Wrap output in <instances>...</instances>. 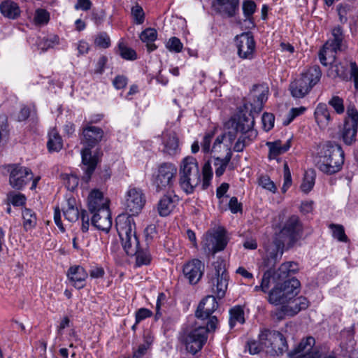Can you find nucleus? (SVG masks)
<instances>
[{
  "instance_id": "nucleus-1",
  "label": "nucleus",
  "mask_w": 358,
  "mask_h": 358,
  "mask_svg": "<svg viewBox=\"0 0 358 358\" xmlns=\"http://www.w3.org/2000/svg\"><path fill=\"white\" fill-rule=\"evenodd\" d=\"M201 174L202 189H206L210 185L213 177L210 164L205 163L201 173L196 158L187 156L182 159L179 167V185L181 189L187 194L193 193L194 189L201 183Z\"/></svg>"
},
{
  "instance_id": "nucleus-2",
  "label": "nucleus",
  "mask_w": 358,
  "mask_h": 358,
  "mask_svg": "<svg viewBox=\"0 0 358 358\" xmlns=\"http://www.w3.org/2000/svg\"><path fill=\"white\" fill-rule=\"evenodd\" d=\"M82 135L83 138L81 139V142L85 145V148L81 151L82 169L84 171L83 180L88 182L99 162L98 155L96 154L92 155L91 149L102 140L104 131L100 127L86 124L83 127Z\"/></svg>"
},
{
  "instance_id": "nucleus-3",
  "label": "nucleus",
  "mask_w": 358,
  "mask_h": 358,
  "mask_svg": "<svg viewBox=\"0 0 358 358\" xmlns=\"http://www.w3.org/2000/svg\"><path fill=\"white\" fill-rule=\"evenodd\" d=\"M217 323V317H213L208 321L206 327L196 322L186 328L181 335V341L185 345L187 351L192 355L199 352L207 341L208 333L214 331Z\"/></svg>"
},
{
  "instance_id": "nucleus-4",
  "label": "nucleus",
  "mask_w": 358,
  "mask_h": 358,
  "mask_svg": "<svg viewBox=\"0 0 358 358\" xmlns=\"http://www.w3.org/2000/svg\"><path fill=\"white\" fill-rule=\"evenodd\" d=\"M344 152L338 144L329 142L323 145L317 162L318 169L323 173L332 175L342 169Z\"/></svg>"
},
{
  "instance_id": "nucleus-5",
  "label": "nucleus",
  "mask_w": 358,
  "mask_h": 358,
  "mask_svg": "<svg viewBox=\"0 0 358 358\" xmlns=\"http://www.w3.org/2000/svg\"><path fill=\"white\" fill-rule=\"evenodd\" d=\"M322 71L319 66H310L289 84V90L294 98L301 99L308 94L320 80Z\"/></svg>"
},
{
  "instance_id": "nucleus-6",
  "label": "nucleus",
  "mask_w": 358,
  "mask_h": 358,
  "mask_svg": "<svg viewBox=\"0 0 358 358\" xmlns=\"http://www.w3.org/2000/svg\"><path fill=\"white\" fill-rule=\"evenodd\" d=\"M116 229L124 250L128 255L133 256L140 247L134 222L130 217L118 216Z\"/></svg>"
},
{
  "instance_id": "nucleus-7",
  "label": "nucleus",
  "mask_w": 358,
  "mask_h": 358,
  "mask_svg": "<svg viewBox=\"0 0 358 358\" xmlns=\"http://www.w3.org/2000/svg\"><path fill=\"white\" fill-rule=\"evenodd\" d=\"M177 168L170 162L160 164L156 172L152 175V185L158 194L170 192L174 190Z\"/></svg>"
},
{
  "instance_id": "nucleus-8",
  "label": "nucleus",
  "mask_w": 358,
  "mask_h": 358,
  "mask_svg": "<svg viewBox=\"0 0 358 358\" xmlns=\"http://www.w3.org/2000/svg\"><path fill=\"white\" fill-rule=\"evenodd\" d=\"M332 38L329 39L319 52V59L324 66L333 62L336 59L338 51H343L346 48L345 36L343 28L338 25L331 31Z\"/></svg>"
},
{
  "instance_id": "nucleus-9",
  "label": "nucleus",
  "mask_w": 358,
  "mask_h": 358,
  "mask_svg": "<svg viewBox=\"0 0 358 358\" xmlns=\"http://www.w3.org/2000/svg\"><path fill=\"white\" fill-rule=\"evenodd\" d=\"M213 269L208 273V283L211 291L219 299L224 296L228 287L229 275L225 268V262L217 259L213 263Z\"/></svg>"
},
{
  "instance_id": "nucleus-10",
  "label": "nucleus",
  "mask_w": 358,
  "mask_h": 358,
  "mask_svg": "<svg viewBox=\"0 0 358 358\" xmlns=\"http://www.w3.org/2000/svg\"><path fill=\"white\" fill-rule=\"evenodd\" d=\"M357 132L358 110L354 104H349L346 108L343 125L340 129V136L345 145H351L357 141Z\"/></svg>"
},
{
  "instance_id": "nucleus-11",
  "label": "nucleus",
  "mask_w": 358,
  "mask_h": 358,
  "mask_svg": "<svg viewBox=\"0 0 358 358\" xmlns=\"http://www.w3.org/2000/svg\"><path fill=\"white\" fill-rule=\"evenodd\" d=\"M4 169L9 174V185L16 190L22 189L34 176L30 169L17 164L6 165Z\"/></svg>"
},
{
  "instance_id": "nucleus-12",
  "label": "nucleus",
  "mask_w": 358,
  "mask_h": 358,
  "mask_svg": "<svg viewBox=\"0 0 358 358\" xmlns=\"http://www.w3.org/2000/svg\"><path fill=\"white\" fill-rule=\"evenodd\" d=\"M303 234V224L296 215L289 216L284 222L280 231L282 238L287 240L289 248L292 247L301 237Z\"/></svg>"
},
{
  "instance_id": "nucleus-13",
  "label": "nucleus",
  "mask_w": 358,
  "mask_h": 358,
  "mask_svg": "<svg viewBox=\"0 0 358 358\" xmlns=\"http://www.w3.org/2000/svg\"><path fill=\"white\" fill-rule=\"evenodd\" d=\"M315 340L312 336L303 338L293 350L287 353L288 358H335L333 355H325L322 357L321 354L313 348Z\"/></svg>"
},
{
  "instance_id": "nucleus-14",
  "label": "nucleus",
  "mask_w": 358,
  "mask_h": 358,
  "mask_svg": "<svg viewBox=\"0 0 358 358\" xmlns=\"http://www.w3.org/2000/svg\"><path fill=\"white\" fill-rule=\"evenodd\" d=\"M227 243L228 238L226 236V231L223 229H218L213 233L206 234L203 241V247L208 254L215 255L223 250Z\"/></svg>"
},
{
  "instance_id": "nucleus-15",
  "label": "nucleus",
  "mask_w": 358,
  "mask_h": 358,
  "mask_svg": "<svg viewBox=\"0 0 358 358\" xmlns=\"http://www.w3.org/2000/svg\"><path fill=\"white\" fill-rule=\"evenodd\" d=\"M237 53L240 58L252 59L255 52V41L250 32H245L236 37Z\"/></svg>"
},
{
  "instance_id": "nucleus-16",
  "label": "nucleus",
  "mask_w": 358,
  "mask_h": 358,
  "mask_svg": "<svg viewBox=\"0 0 358 358\" xmlns=\"http://www.w3.org/2000/svg\"><path fill=\"white\" fill-rule=\"evenodd\" d=\"M145 203V197L143 191L139 188L131 187L126 194V210L131 215H138Z\"/></svg>"
},
{
  "instance_id": "nucleus-17",
  "label": "nucleus",
  "mask_w": 358,
  "mask_h": 358,
  "mask_svg": "<svg viewBox=\"0 0 358 358\" xmlns=\"http://www.w3.org/2000/svg\"><path fill=\"white\" fill-rule=\"evenodd\" d=\"M254 123V117L251 114L248 115H240L237 118L232 120V130L230 131H234L236 135L239 132L243 136L256 137L257 131L253 129Z\"/></svg>"
},
{
  "instance_id": "nucleus-18",
  "label": "nucleus",
  "mask_w": 358,
  "mask_h": 358,
  "mask_svg": "<svg viewBox=\"0 0 358 358\" xmlns=\"http://www.w3.org/2000/svg\"><path fill=\"white\" fill-rule=\"evenodd\" d=\"M236 139L234 131H228L218 135L213 141L210 152L220 154L226 152L225 155L232 157L231 145Z\"/></svg>"
},
{
  "instance_id": "nucleus-19",
  "label": "nucleus",
  "mask_w": 358,
  "mask_h": 358,
  "mask_svg": "<svg viewBox=\"0 0 358 358\" xmlns=\"http://www.w3.org/2000/svg\"><path fill=\"white\" fill-rule=\"evenodd\" d=\"M87 206L90 213L92 215L101 213L102 210H109V200L103 196L99 189H92L87 199Z\"/></svg>"
},
{
  "instance_id": "nucleus-20",
  "label": "nucleus",
  "mask_w": 358,
  "mask_h": 358,
  "mask_svg": "<svg viewBox=\"0 0 358 358\" xmlns=\"http://www.w3.org/2000/svg\"><path fill=\"white\" fill-rule=\"evenodd\" d=\"M204 269V264L201 261L194 259L184 265L182 272L188 282L192 285H195L201 280Z\"/></svg>"
},
{
  "instance_id": "nucleus-21",
  "label": "nucleus",
  "mask_w": 358,
  "mask_h": 358,
  "mask_svg": "<svg viewBox=\"0 0 358 358\" xmlns=\"http://www.w3.org/2000/svg\"><path fill=\"white\" fill-rule=\"evenodd\" d=\"M212 7L222 16L232 17L239 10V0H214Z\"/></svg>"
},
{
  "instance_id": "nucleus-22",
  "label": "nucleus",
  "mask_w": 358,
  "mask_h": 358,
  "mask_svg": "<svg viewBox=\"0 0 358 358\" xmlns=\"http://www.w3.org/2000/svg\"><path fill=\"white\" fill-rule=\"evenodd\" d=\"M308 306L309 301L306 297H294L286 305L281 306L277 315H278V317H282V315L294 316L301 310L306 309Z\"/></svg>"
},
{
  "instance_id": "nucleus-23",
  "label": "nucleus",
  "mask_w": 358,
  "mask_h": 358,
  "mask_svg": "<svg viewBox=\"0 0 358 358\" xmlns=\"http://www.w3.org/2000/svg\"><path fill=\"white\" fill-rule=\"evenodd\" d=\"M350 66V77L352 79L356 87H358V66L355 61L345 58L343 62H341L335 65V72L336 76L343 80H348V74L347 66Z\"/></svg>"
},
{
  "instance_id": "nucleus-24",
  "label": "nucleus",
  "mask_w": 358,
  "mask_h": 358,
  "mask_svg": "<svg viewBox=\"0 0 358 358\" xmlns=\"http://www.w3.org/2000/svg\"><path fill=\"white\" fill-rule=\"evenodd\" d=\"M218 303L216 301V299L214 296L209 295L204 298L199 304L197 309L195 313V315L198 319L204 320L208 319V321L211 317V315L217 308Z\"/></svg>"
},
{
  "instance_id": "nucleus-25",
  "label": "nucleus",
  "mask_w": 358,
  "mask_h": 358,
  "mask_svg": "<svg viewBox=\"0 0 358 358\" xmlns=\"http://www.w3.org/2000/svg\"><path fill=\"white\" fill-rule=\"evenodd\" d=\"M163 196L157 204V210L160 216L169 215L176 207L178 201V196L175 194V190L170 192H162Z\"/></svg>"
},
{
  "instance_id": "nucleus-26",
  "label": "nucleus",
  "mask_w": 358,
  "mask_h": 358,
  "mask_svg": "<svg viewBox=\"0 0 358 358\" xmlns=\"http://www.w3.org/2000/svg\"><path fill=\"white\" fill-rule=\"evenodd\" d=\"M163 152L170 156L177 155L180 151L179 140L175 131L168 130L162 134Z\"/></svg>"
},
{
  "instance_id": "nucleus-27",
  "label": "nucleus",
  "mask_w": 358,
  "mask_h": 358,
  "mask_svg": "<svg viewBox=\"0 0 358 358\" xmlns=\"http://www.w3.org/2000/svg\"><path fill=\"white\" fill-rule=\"evenodd\" d=\"M91 223L95 228L108 232L112 226L110 210H103L101 213L92 214Z\"/></svg>"
},
{
  "instance_id": "nucleus-28",
  "label": "nucleus",
  "mask_w": 358,
  "mask_h": 358,
  "mask_svg": "<svg viewBox=\"0 0 358 358\" xmlns=\"http://www.w3.org/2000/svg\"><path fill=\"white\" fill-rule=\"evenodd\" d=\"M314 117L317 125L322 129H326L332 121L331 113L324 103H320L317 105Z\"/></svg>"
},
{
  "instance_id": "nucleus-29",
  "label": "nucleus",
  "mask_w": 358,
  "mask_h": 358,
  "mask_svg": "<svg viewBox=\"0 0 358 358\" xmlns=\"http://www.w3.org/2000/svg\"><path fill=\"white\" fill-rule=\"evenodd\" d=\"M67 275L75 287L81 289L85 287V282L88 274L82 266H73L68 270Z\"/></svg>"
},
{
  "instance_id": "nucleus-30",
  "label": "nucleus",
  "mask_w": 358,
  "mask_h": 358,
  "mask_svg": "<svg viewBox=\"0 0 358 358\" xmlns=\"http://www.w3.org/2000/svg\"><path fill=\"white\" fill-rule=\"evenodd\" d=\"M268 92V88L262 86H257L252 90L251 95L254 98V101L252 106L255 111L257 113L262 111L264 103L267 100Z\"/></svg>"
},
{
  "instance_id": "nucleus-31",
  "label": "nucleus",
  "mask_w": 358,
  "mask_h": 358,
  "mask_svg": "<svg viewBox=\"0 0 358 358\" xmlns=\"http://www.w3.org/2000/svg\"><path fill=\"white\" fill-rule=\"evenodd\" d=\"M269 148V159H275L278 155L287 152L291 146V139H288L284 144L281 141L268 142L266 143Z\"/></svg>"
},
{
  "instance_id": "nucleus-32",
  "label": "nucleus",
  "mask_w": 358,
  "mask_h": 358,
  "mask_svg": "<svg viewBox=\"0 0 358 358\" xmlns=\"http://www.w3.org/2000/svg\"><path fill=\"white\" fill-rule=\"evenodd\" d=\"M280 286L282 289L288 301L294 299L299 292L300 282L295 278L285 280Z\"/></svg>"
},
{
  "instance_id": "nucleus-33",
  "label": "nucleus",
  "mask_w": 358,
  "mask_h": 358,
  "mask_svg": "<svg viewBox=\"0 0 358 358\" xmlns=\"http://www.w3.org/2000/svg\"><path fill=\"white\" fill-rule=\"evenodd\" d=\"M1 14L8 19L15 20L20 15V9L18 5L11 1H4L0 4Z\"/></svg>"
},
{
  "instance_id": "nucleus-34",
  "label": "nucleus",
  "mask_w": 358,
  "mask_h": 358,
  "mask_svg": "<svg viewBox=\"0 0 358 358\" xmlns=\"http://www.w3.org/2000/svg\"><path fill=\"white\" fill-rule=\"evenodd\" d=\"M268 301L271 304L275 306H284L289 302L280 285H275L271 291L268 292Z\"/></svg>"
},
{
  "instance_id": "nucleus-35",
  "label": "nucleus",
  "mask_w": 358,
  "mask_h": 358,
  "mask_svg": "<svg viewBox=\"0 0 358 358\" xmlns=\"http://www.w3.org/2000/svg\"><path fill=\"white\" fill-rule=\"evenodd\" d=\"M278 333L279 331H278L268 329H264L260 331L258 339L262 342V344L267 354L268 350L271 348L273 342L275 341V339H278V337H276L278 336Z\"/></svg>"
},
{
  "instance_id": "nucleus-36",
  "label": "nucleus",
  "mask_w": 358,
  "mask_h": 358,
  "mask_svg": "<svg viewBox=\"0 0 358 358\" xmlns=\"http://www.w3.org/2000/svg\"><path fill=\"white\" fill-rule=\"evenodd\" d=\"M278 337V341L275 339V341L273 342L271 348L268 350V354L271 356L282 355L288 350V345L284 336L279 332Z\"/></svg>"
},
{
  "instance_id": "nucleus-37",
  "label": "nucleus",
  "mask_w": 358,
  "mask_h": 358,
  "mask_svg": "<svg viewBox=\"0 0 358 358\" xmlns=\"http://www.w3.org/2000/svg\"><path fill=\"white\" fill-rule=\"evenodd\" d=\"M157 37L156 29L152 28H147L143 31L140 35L141 40L146 43L148 50L149 52L154 51L157 49V45L154 43Z\"/></svg>"
},
{
  "instance_id": "nucleus-38",
  "label": "nucleus",
  "mask_w": 358,
  "mask_h": 358,
  "mask_svg": "<svg viewBox=\"0 0 358 358\" xmlns=\"http://www.w3.org/2000/svg\"><path fill=\"white\" fill-rule=\"evenodd\" d=\"M245 313L243 308L241 306H236L229 310V326L234 328L236 324H243L245 323Z\"/></svg>"
},
{
  "instance_id": "nucleus-39",
  "label": "nucleus",
  "mask_w": 358,
  "mask_h": 358,
  "mask_svg": "<svg viewBox=\"0 0 358 358\" xmlns=\"http://www.w3.org/2000/svg\"><path fill=\"white\" fill-rule=\"evenodd\" d=\"M47 146L50 152H58L63 146L62 140L58 131L52 129L48 133Z\"/></svg>"
},
{
  "instance_id": "nucleus-40",
  "label": "nucleus",
  "mask_w": 358,
  "mask_h": 358,
  "mask_svg": "<svg viewBox=\"0 0 358 358\" xmlns=\"http://www.w3.org/2000/svg\"><path fill=\"white\" fill-rule=\"evenodd\" d=\"M76 200L74 199H69L67 201V206L63 210L64 215L69 222H73L78 220L80 212L77 206H75Z\"/></svg>"
},
{
  "instance_id": "nucleus-41",
  "label": "nucleus",
  "mask_w": 358,
  "mask_h": 358,
  "mask_svg": "<svg viewBox=\"0 0 358 358\" xmlns=\"http://www.w3.org/2000/svg\"><path fill=\"white\" fill-rule=\"evenodd\" d=\"M23 218V227L26 231L34 228L36 225L37 219L35 213L29 209L24 208L22 211Z\"/></svg>"
},
{
  "instance_id": "nucleus-42",
  "label": "nucleus",
  "mask_w": 358,
  "mask_h": 358,
  "mask_svg": "<svg viewBox=\"0 0 358 358\" xmlns=\"http://www.w3.org/2000/svg\"><path fill=\"white\" fill-rule=\"evenodd\" d=\"M315 176V172L313 169H309L305 172L303 180L300 187L302 192L308 193L313 188Z\"/></svg>"
},
{
  "instance_id": "nucleus-43",
  "label": "nucleus",
  "mask_w": 358,
  "mask_h": 358,
  "mask_svg": "<svg viewBox=\"0 0 358 358\" xmlns=\"http://www.w3.org/2000/svg\"><path fill=\"white\" fill-rule=\"evenodd\" d=\"M299 270L298 264L296 262H285L280 265L278 268V275L281 278H287L296 273Z\"/></svg>"
},
{
  "instance_id": "nucleus-44",
  "label": "nucleus",
  "mask_w": 358,
  "mask_h": 358,
  "mask_svg": "<svg viewBox=\"0 0 358 358\" xmlns=\"http://www.w3.org/2000/svg\"><path fill=\"white\" fill-rule=\"evenodd\" d=\"M134 255L136 256V265L138 267L150 264L152 259L150 253L147 248L141 249L139 247Z\"/></svg>"
},
{
  "instance_id": "nucleus-45",
  "label": "nucleus",
  "mask_w": 358,
  "mask_h": 358,
  "mask_svg": "<svg viewBox=\"0 0 358 358\" xmlns=\"http://www.w3.org/2000/svg\"><path fill=\"white\" fill-rule=\"evenodd\" d=\"M232 157L230 155H225L224 158L220 157H215L214 166H215V175L217 177H220L224 173L226 168L230 162Z\"/></svg>"
},
{
  "instance_id": "nucleus-46",
  "label": "nucleus",
  "mask_w": 358,
  "mask_h": 358,
  "mask_svg": "<svg viewBox=\"0 0 358 358\" xmlns=\"http://www.w3.org/2000/svg\"><path fill=\"white\" fill-rule=\"evenodd\" d=\"M118 50L120 56L127 60H135L137 59L136 51L128 47L124 42L121 41L118 44Z\"/></svg>"
},
{
  "instance_id": "nucleus-47",
  "label": "nucleus",
  "mask_w": 358,
  "mask_h": 358,
  "mask_svg": "<svg viewBox=\"0 0 358 358\" xmlns=\"http://www.w3.org/2000/svg\"><path fill=\"white\" fill-rule=\"evenodd\" d=\"M328 104L338 115H342L345 112L344 100L339 96L334 95L329 101Z\"/></svg>"
},
{
  "instance_id": "nucleus-48",
  "label": "nucleus",
  "mask_w": 358,
  "mask_h": 358,
  "mask_svg": "<svg viewBox=\"0 0 358 358\" xmlns=\"http://www.w3.org/2000/svg\"><path fill=\"white\" fill-rule=\"evenodd\" d=\"M26 197L21 193L10 192L7 194V204L14 206H21L25 204Z\"/></svg>"
},
{
  "instance_id": "nucleus-49",
  "label": "nucleus",
  "mask_w": 358,
  "mask_h": 358,
  "mask_svg": "<svg viewBox=\"0 0 358 358\" xmlns=\"http://www.w3.org/2000/svg\"><path fill=\"white\" fill-rule=\"evenodd\" d=\"M216 132V129L205 133L203 139L201 142V150L204 153H210L211 150V143L214 138Z\"/></svg>"
},
{
  "instance_id": "nucleus-50",
  "label": "nucleus",
  "mask_w": 358,
  "mask_h": 358,
  "mask_svg": "<svg viewBox=\"0 0 358 358\" xmlns=\"http://www.w3.org/2000/svg\"><path fill=\"white\" fill-rule=\"evenodd\" d=\"M256 3L252 0H245L243 2V12L247 20L252 22V15L256 10Z\"/></svg>"
},
{
  "instance_id": "nucleus-51",
  "label": "nucleus",
  "mask_w": 358,
  "mask_h": 358,
  "mask_svg": "<svg viewBox=\"0 0 358 358\" xmlns=\"http://www.w3.org/2000/svg\"><path fill=\"white\" fill-rule=\"evenodd\" d=\"M258 184L262 188L268 190L272 193H275L277 187L275 183L270 179L267 175L260 176L258 178Z\"/></svg>"
},
{
  "instance_id": "nucleus-52",
  "label": "nucleus",
  "mask_w": 358,
  "mask_h": 358,
  "mask_svg": "<svg viewBox=\"0 0 358 358\" xmlns=\"http://www.w3.org/2000/svg\"><path fill=\"white\" fill-rule=\"evenodd\" d=\"M50 20V13L43 8H38L35 11L34 22L41 25L47 24Z\"/></svg>"
},
{
  "instance_id": "nucleus-53",
  "label": "nucleus",
  "mask_w": 358,
  "mask_h": 358,
  "mask_svg": "<svg viewBox=\"0 0 358 358\" xmlns=\"http://www.w3.org/2000/svg\"><path fill=\"white\" fill-rule=\"evenodd\" d=\"M329 227L332 229L334 238L338 239L341 242L345 243L348 241V238L342 225L331 224Z\"/></svg>"
},
{
  "instance_id": "nucleus-54",
  "label": "nucleus",
  "mask_w": 358,
  "mask_h": 358,
  "mask_svg": "<svg viewBox=\"0 0 358 358\" xmlns=\"http://www.w3.org/2000/svg\"><path fill=\"white\" fill-rule=\"evenodd\" d=\"M166 48L171 52L178 53L182 51L183 45L178 38L173 36L166 42Z\"/></svg>"
},
{
  "instance_id": "nucleus-55",
  "label": "nucleus",
  "mask_w": 358,
  "mask_h": 358,
  "mask_svg": "<svg viewBox=\"0 0 358 358\" xmlns=\"http://www.w3.org/2000/svg\"><path fill=\"white\" fill-rule=\"evenodd\" d=\"M246 348H248L250 355H257L261 351L264 350L262 342L259 339L258 341L255 339L248 340L246 343Z\"/></svg>"
},
{
  "instance_id": "nucleus-56",
  "label": "nucleus",
  "mask_w": 358,
  "mask_h": 358,
  "mask_svg": "<svg viewBox=\"0 0 358 358\" xmlns=\"http://www.w3.org/2000/svg\"><path fill=\"white\" fill-rule=\"evenodd\" d=\"M255 137L243 136L238 137L237 141L234 146L235 152H242L244 148L255 138Z\"/></svg>"
},
{
  "instance_id": "nucleus-57",
  "label": "nucleus",
  "mask_w": 358,
  "mask_h": 358,
  "mask_svg": "<svg viewBox=\"0 0 358 358\" xmlns=\"http://www.w3.org/2000/svg\"><path fill=\"white\" fill-rule=\"evenodd\" d=\"M273 276V272L271 270L266 271L262 276L261 280L262 292L266 293L268 292L270 286L271 285V280Z\"/></svg>"
},
{
  "instance_id": "nucleus-58",
  "label": "nucleus",
  "mask_w": 358,
  "mask_h": 358,
  "mask_svg": "<svg viewBox=\"0 0 358 358\" xmlns=\"http://www.w3.org/2000/svg\"><path fill=\"white\" fill-rule=\"evenodd\" d=\"M64 184L69 190L73 191L78 185V178L73 174L65 175L64 176Z\"/></svg>"
},
{
  "instance_id": "nucleus-59",
  "label": "nucleus",
  "mask_w": 358,
  "mask_h": 358,
  "mask_svg": "<svg viewBox=\"0 0 358 358\" xmlns=\"http://www.w3.org/2000/svg\"><path fill=\"white\" fill-rule=\"evenodd\" d=\"M94 43L96 45L103 48H107L110 45V40L108 35L105 33L102 32L100 33L95 38Z\"/></svg>"
},
{
  "instance_id": "nucleus-60",
  "label": "nucleus",
  "mask_w": 358,
  "mask_h": 358,
  "mask_svg": "<svg viewBox=\"0 0 358 358\" xmlns=\"http://www.w3.org/2000/svg\"><path fill=\"white\" fill-rule=\"evenodd\" d=\"M350 10L351 6L348 3H341L337 6L339 20L342 23H345L347 22V15Z\"/></svg>"
},
{
  "instance_id": "nucleus-61",
  "label": "nucleus",
  "mask_w": 358,
  "mask_h": 358,
  "mask_svg": "<svg viewBox=\"0 0 358 358\" xmlns=\"http://www.w3.org/2000/svg\"><path fill=\"white\" fill-rule=\"evenodd\" d=\"M131 15L136 24H141L143 23L145 15L143 8L140 6L136 5L132 7Z\"/></svg>"
},
{
  "instance_id": "nucleus-62",
  "label": "nucleus",
  "mask_w": 358,
  "mask_h": 358,
  "mask_svg": "<svg viewBox=\"0 0 358 358\" xmlns=\"http://www.w3.org/2000/svg\"><path fill=\"white\" fill-rule=\"evenodd\" d=\"M262 119L263 127L265 131H268L273 127L275 117L272 113H264Z\"/></svg>"
},
{
  "instance_id": "nucleus-63",
  "label": "nucleus",
  "mask_w": 358,
  "mask_h": 358,
  "mask_svg": "<svg viewBox=\"0 0 358 358\" xmlns=\"http://www.w3.org/2000/svg\"><path fill=\"white\" fill-rule=\"evenodd\" d=\"M165 301L166 295L164 293H159L157 296L155 306V320H159L162 316L164 310L162 309V307L164 305Z\"/></svg>"
},
{
  "instance_id": "nucleus-64",
  "label": "nucleus",
  "mask_w": 358,
  "mask_h": 358,
  "mask_svg": "<svg viewBox=\"0 0 358 358\" xmlns=\"http://www.w3.org/2000/svg\"><path fill=\"white\" fill-rule=\"evenodd\" d=\"M306 110V108L303 106L299 108H292L288 113L287 120L285 122V124L287 125L289 124L295 117L302 115Z\"/></svg>"
}]
</instances>
